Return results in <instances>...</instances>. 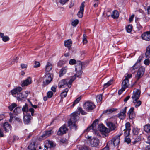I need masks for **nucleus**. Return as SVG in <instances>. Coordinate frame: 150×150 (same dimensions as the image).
<instances>
[{"instance_id": "44", "label": "nucleus", "mask_w": 150, "mask_h": 150, "mask_svg": "<svg viewBox=\"0 0 150 150\" xmlns=\"http://www.w3.org/2000/svg\"><path fill=\"white\" fill-rule=\"evenodd\" d=\"M78 110L80 112V113L83 115H86L87 113L86 112L83 110H82V108L81 107L79 108Z\"/></svg>"}, {"instance_id": "46", "label": "nucleus", "mask_w": 150, "mask_h": 150, "mask_svg": "<svg viewBox=\"0 0 150 150\" xmlns=\"http://www.w3.org/2000/svg\"><path fill=\"white\" fill-rule=\"evenodd\" d=\"M133 134L134 135H137L138 134L139 130L137 128H134L132 130Z\"/></svg>"}, {"instance_id": "39", "label": "nucleus", "mask_w": 150, "mask_h": 150, "mask_svg": "<svg viewBox=\"0 0 150 150\" xmlns=\"http://www.w3.org/2000/svg\"><path fill=\"white\" fill-rule=\"evenodd\" d=\"M136 64L137 63H135L130 69L132 73H134L135 70L137 68V67L136 66Z\"/></svg>"}, {"instance_id": "17", "label": "nucleus", "mask_w": 150, "mask_h": 150, "mask_svg": "<svg viewBox=\"0 0 150 150\" xmlns=\"http://www.w3.org/2000/svg\"><path fill=\"white\" fill-rule=\"evenodd\" d=\"M31 117L30 114H26L24 115L23 121L25 124H28L30 121Z\"/></svg>"}, {"instance_id": "60", "label": "nucleus", "mask_w": 150, "mask_h": 150, "mask_svg": "<svg viewBox=\"0 0 150 150\" xmlns=\"http://www.w3.org/2000/svg\"><path fill=\"white\" fill-rule=\"evenodd\" d=\"M74 2H73L72 1H70V3L69 4V7L70 8H71V7L73 6L74 5Z\"/></svg>"}, {"instance_id": "20", "label": "nucleus", "mask_w": 150, "mask_h": 150, "mask_svg": "<svg viewBox=\"0 0 150 150\" xmlns=\"http://www.w3.org/2000/svg\"><path fill=\"white\" fill-rule=\"evenodd\" d=\"M129 85L128 79H125L122 81V87L124 89L127 88Z\"/></svg>"}, {"instance_id": "58", "label": "nucleus", "mask_w": 150, "mask_h": 150, "mask_svg": "<svg viewBox=\"0 0 150 150\" xmlns=\"http://www.w3.org/2000/svg\"><path fill=\"white\" fill-rule=\"evenodd\" d=\"M144 63L146 65H148L149 64L150 61L149 59H146L144 61Z\"/></svg>"}, {"instance_id": "56", "label": "nucleus", "mask_w": 150, "mask_h": 150, "mask_svg": "<svg viewBox=\"0 0 150 150\" xmlns=\"http://www.w3.org/2000/svg\"><path fill=\"white\" fill-rule=\"evenodd\" d=\"M125 89H124L122 87L121 89H120L118 91V94L119 95H120L122 93V92L125 90Z\"/></svg>"}, {"instance_id": "42", "label": "nucleus", "mask_w": 150, "mask_h": 150, "mask_svg": "<svg viewBox=\"0 0 150 150\" xmlns=\"http://www.w3.org/2000/svg\"><path fill=\"white\" fill-rule=\"evenodd\" d=\"M113 111V110L111 109H109L107 110H106L104 111L103 112V114H108L110 113H111Z\"/></svg>"}, {"instance_id": "55", "label": "nucleus", "mask_w": 150, "mask_h": 150, "mask_svg": "<svg viewBox=\"0 0 150 150\" xmlns=\"http://www.w3.org/2000/svg\"><path fill=\"white\" fill-rule=\"evenodd\" d=\"M134 108L133 107L131 108L128 112V114H131L134 112Z\"/></svg>"}, {"instance_id": "26", "label": "nucleus", "mask_w": 150, "mask_h": 150, "mask_svg": "<svg viewBox=\"0 0 150 150\" xmlns=\"http://www.w3.org/2000/svg\"><path fill=\"white\" fill-rule=\"evenodd\" d=\"M119 16V13L116 10H114L112 13L111 15V17L114 19H116L118 18Z\"/></svg>"}, {"instance_id": "2", "label": "nucleus", "mask_w": 150, "mask_h": 150, "mask_svg": "<svg viewBox=\"0 0 150 150\" xmlns=\"http://www.w3.org/2000/svg\"><path fill=\"white\" fill-rule=\"evenodd\" d=\"M52 65L50 63L48 62L45 66V77L46 79L45 81H43V86L45 87L49 83L52 81L53 78V74L52 73H50L49 72L52 69Z\"/></svg>"}, {"instance_id": "37", "label": "nucleus", "mask_w": 150, "mask_h": 150, "mask_svg": "<svg viewBox=\"0 0 150 150\" xmlns=\"http://www.w3.org/2000/svg\"><path fill=\"white\" fill-rule=\"evenodd\" d=\"M79 21L78 19H75L71 23V25L72 26L75 27L78 24Z\"/></svg>"}, {"instance_id": "62", "label": "nucleus", "mask_w": 150, "mask_h": 150, "mask_svg": "<svg viewBox=\"0 0 150 150\" xmlns=\"http://www.w3.org/2000/svg\"><path fill=\"white\" fill-rule=\"evenodd\" d=\"M56 88L57 86H53L51 87V89L53 92H55L56 91Z\"/></svg>"}, {"instance_id": "19", "label": "nucleus", "mask_w": 150, "mask_h": 150, "mask_svg": "<svg viewBox=\"0 0 150 150\" xmlns=\"http://www.w3.org/2000/svg\"><path fill=\"white\" fill-rule=\"evenodd\" d=\"M3 127L5 131L6 132H9L11 129V126L7 122H5L4 123Z\"/></svg>"}, {"instance_id": "34", "label": "nucleus", "mask_w": 150, "mask_h": 150, "mask_svg": "<svg viewBox=\"0 0 150 150\" xmlns=\"http://www.w3.org/2000/svg\"><path fill=\"white\" fill-rule=\"evenodd\" d=\"M35 143L34 142L33 145L31 144L30 145L28 146V149L30 150H36L35 147Z\"/></svg>"}, {"instance_id": "45", "label": "nucleus", "mask_w": 150, "mask_h": 150, "mask_svg": "<svg viewBox=\"0 0 150 150\" xmlns=\"http://www.w3.org/2000/svg\"><path fill=\"white\" fill-rule=\"evenodd\" d=\"M76 60L74 59H71L69 62V63L70 65H74L76 63Z\"/></svg>"}, {"instance_id": "50", "label": "nucleus", "mask_w": 150, "mask_h": 150, "mask_svg": "<svg viewBox=\"0 0 150 150\" xmlns=\"http://www.w3.org/2000/svg\"><path fill=\"white\" fill-rule=\"evenodd\" d=\"M91 130H94V127L93 125H91V126L88 127L85 131L87 132H88Z\"/></svg>"}, {"instance_id": "1", "label": "nucleus", "mask_w": 150, "mask_h": 150, "mask_svg": "<svg viewBox=\"0 0 150 150\" xmlns=\"http://www.w3.org/2000/svg\"><path fill=\"white\" fill-rule=\"evenodd\" d=\"M76 73L73 76L69 77L61 80L59 83V88H61L64 85H67L70 88L72 85L73 82L76 79V77H79L82 74V71H76Z\"/></svg>"}, {"instance_id": "21", "label": "nucleus", "mask_w": 150, "mask_h": 150, "mask_svg": "<svg viewBox=\"0 0 150 150\" xmlns=\"http://www.w3.org/2000/svg\"><path fill=\"white\" fill-rule=\"evenodd\" d=\"M130 126V124L129 122H127L125 124V126L126 131L124 132L125 135H126L127 133H128V135H130V132L131 130Z\"/></svg>"}, {"instance_id": "5", "label": "nucleus", "mask_w": 150, "mask_h": 150, "mask_svg": "<svg viewBox=\"0 0 150 150\" xmlns=\"http://www.w3.org/2000/svg\"><path fill=\"white\" fill-rule=\"evenodd\" d=\"M145 71V68L144 67H140L135 75V78L137 81L138 80L144 75Z\"/></svg>"}, {"instance_id": "49", "label": "nucleus", "mask_w": 150, "mask_h": 150, "mask_svg": "<svg viewBox=\"0 0 150 150\" xmlns=\"http://www.w3.org/2000/svg\"><path fill=\"white\" fill-rule=\"evenodd\" d=\"M40 65V64L39 62L35 61L34 62V67L37 68L39 67Z\"/></svg>"}, {"instance_id": "41", "label": "nucleus", "mask_w": 150, "mask_h": 150, "mask_svg": "<svg viewBox=\"0 0 150 150\" xmlns=\"http://www.w3.org/2000/svg\"><path fill=\"white\" fill-rule=\"evenodd\" d=\"M81 99V98L79 97L74 102L72 106H74L76 104L78 103Z\"/></svg>"}, {"instance_id": "64", "label": "nucleus", "mask_w": 150, "mask_h": 150, "mask_svg": "<svg viewBox=\"0 0 150 150\" xmlns=\"http://www.w3.org/2000/svg\"><path fill=\"white\" fill-rule=\"evenodd\" d=\"M80 150H90V149L86 146H84L81 148Z\"/></svg>"}, {"instance_id": "36", "label": "nucleus", "mask_w": 150, "mask_h": 150, "mask_svg": "<svg viewBox=\"0 0 150 150\" xmlns=\"http://www.w3.org/2000/svg\"><path fill=\"white\" fill-rule=\"evenodd\" d=\"M102 96L101 94L98 95L96 97V100L97 102H100L102 99Z\"/></svg>"}, {"instance_id": "13", "label": "nucleus", "mask_w": 150, "mask_h": 150, "mask_svg": "<svg viewBox=\"0 0 150 150\" xmlns=\"http://www.w3.org/2000/svg\"><path fill=\"white\" fill-rule=\"evenodd\" d=\"M142 38L145 40H150V31H147L144 32L141 35Z\"/></svg>"}, {"instance_id": "7", "label": "nucleus", "mask_w": 150, "mask_h": 150, "mask_svg": "<svg viewBox=\"0 0 150 150\" xmlns=\"http://www.w3.org/2000/svg\"><path fill=\"white\" fill-rule=\"evenodd\" d=\"M140 93V91L139 90L136 89L134 91L132 98L133 99V102L134 103H136V101L139 98Z\"/></svg>"}, {"instance_id": "16", "label": "nucleus", "mask_w": 150, "mask_h": 150, "mask_svg": "<svg viewBox=\"0 0 150 150\" xmlns=\"http://www.w3.org/2000/svg\"><path fill=\"white\" fill-rule=\"evenodd\" d=\"M53 133V131L51 129L50 130L46 131L40 137H42V139H43L51 135Z\"/></svg>"}, {"instance_id": "8", "label": "nucleus", "mask_w": 150, "mask_h": 150, "mask_svg": "<svg viewBox=\"0 0 150 150\" xmlns=\"http://www.w3.org/2000/svg\"><path fill=\"white\" fill-rule=\"evenodd\" d=\"M30 92L28 91H26L20 93L18 94L17 97V99L18 101H22L24 98H26Z\"/></svg>"}, {"instance_id": "52", "label": "nucleus", "mask_w": 150, "mask_h": 150, "mask_svg": "<svg viewBox=\"0 0 150 150\" xmlns=\"http://www.w3.org/2000/svg\"><path fill=\"white\" fill-rule=\"evenodd\" d=\"M2 39L3 41L6 42L9 40V38L8 36H4L2 38Z\"/></svg>"}, {"instance_id": "31", "label": "nucleus", "mask_w": 150, "mask_h": 150, "mask_svg": "<svg viewBox=\"0 0 150 150\" xmlns=\"http://www.w3.org/2000/svg\"><path fill=\"white\" fill-rule=\"evenodd\" d=\"M113 83V80L112 79L110 80L107 83L104 84L103 88H106L112 84Z\"/></svg>"}, {"instance_id": "15", "label": "nucleus", "mask_w": 150, "mask_h": 150, "mask_svg": "<svg viewBox=\"0 0 150 150\" xmlns=\"http://www.w3.org/2000/svg\"><path fill=\"white\" fill-rule=\"evenodd\" d=\"M22 88L21 87H18L11 91V93L14 96L16 94L17 95L20 93V91L22 90Z\"/></svg>"}, {"instance_id": "6", "label": "nucleus", "mask_w": 150, "mask_h": 150, "mask_svg": "<svg viewBox=\"0 0 150 150\" xmlns=\"http://www.w3.org/2000/svg\"><path fill=\"white\" fill-rule=\"evenodd\" d=\"M92 138L91 137L88 136V139L89 140L91 146L93 147L96 146H98L99 143L98 139L96 138Z\"/></svg>"}, {"instance_id": "54", "label": "nucleus", "mask_w": 150, "mask_h": 150, "mask_svg": "<svg viewBox=\"0 0 150 150\" xmlns=\"http://www.w3.org/2000/svg\"><path fill=\"white\" fill-rule=\"evenodd\" d=\"M28 112H30L31 113V115L32 116H33V113L34 112V110L33 108H30L29 110H28Z\"/></svg>"}, {"instance_id": "40", "label": "nucleus", "mask_w": 150, "mask_h": 150, "mask_svg": "<svg viewBox=\"0 0 150 150\" xmlns=\"http://www.w3.org/2000/svg\"><path fill=\"white\" fill-rule=\"evenodd\" d=\"M83 42L84 44H86L87 42V40L86 39V36L85 34L83 35Z\"/></svg>"}, {"instance_id": "48", "label": "nucleus", "mask_w": 150, "mask_h": 150, "mask_svg": "<svg viewBox=\"0 0 150 150\" xmlns=\"http://www.w3.org/2000/svg\"><path fill=\"white\" fill-rule=\"evenodd\" d=\"M53 95V92L51 91H49L47 93V96L49 98H51L52 97Z\"/></svg>"}, {"instance_id": "24", "label": "nucleus", "mask_w": 150, "mask_h": 150, "mask_svg": "<svg viewBox=\"0 0 150 150\" xmlns=\"http://www.w3.org/2000/svg\"><path fill=\"white\" fill-rule=\"evenodd\" d=\"M46 144L50 148L54 147L56 145L53 141L50 140H47L46 141Z\"/></svg>"}, {"instance_id": "22", "label": "nucleus", "mask_w": 150, "mask_h": 150, "mask_svg": "<svg viewBox=\"0 0 150 150\" xmlns=\"http://www.w3.org/2000/svg\"><path fill=\"white\" fill-rule=\"evenodd\" d=\"M82 65L81 62L80 61H79L76 63L75 66V71H82Z\"/></svg>"}, {"instance_id": "63", "label": "nucleus", "mask_w": 150, "mask_h": 150, "mask_svg": "<svg viewBox=\"0 0 150 150\" xmlns=\"http://www.w3.org/2000/svg\"><path fill=\"white\" fill-rule=\"evenodd\" d=\"M63 61H60L58 63L57 65L58 66L61 67L63 65Z\"/></svg>"}, {"instance_id": "23", "label": "nucleus", "mask_w": 150, "mask_h": 150, "mask_svg": "<svg viewBox=\"0 0 150 150\" xmlns=\"http://www.w3.org/2000/svg\"><path fill=\"white\" fill-rule=\"evenodd\" d=\"M67 69L68 68L66 66L62 68L59 71V76L61 77L65 74L67 71Z\"/></svg>"}, {"instance_id": "10", "label": "nucleus", "mask_w": 150, "mask_h": 150, "mask_svg": "<svg viewBox=\"0 0 150 150\" xmlns=\"http://www.w3.org/2000/svg\"><path fill=\"white\" fill-rule=\"evenodd\" d=\"M99 130L102 132V134L106 137L108 135V133L110 132V130L108 129L105 127L103 125H101L99 126Z\"/></svg>"}, {"instance_id": "29", "label": "nucleus", "mask_w": 150, "mask_h": 150, "mask_svg": "<svg viewBox=\"0 0 150 150\" xmlns=\"http://www.w3.org/2000/svg\"><path fill=\"white\" fill-rule=\"evenodd\" d=\"M21 110L23 111L24 115L25 114V113H26V114H27V112H28V105L26 104H25V105L23 106L22 108H21Z\"/></svg>"}, {"instance_id": "35", "label": "nucleus", "mask_w": 150, "mask_h": 150, "mask_svg": "<svg viewBox=\"0 0 150 150\" xmlns=\"http://www.w3.org/2000/svg\"><path fill=\"white\" fill-rule=\"evenodd\" d=\"M132 25H129L126 27L127 31L128 33H130L132 30Z\"/></svg>"}, {"instance_id": "47", "label": "nucleus", "mask_w": 150, "mask_h": 150, "mask_svg": "<svg viewBox=\"0 0 150 150\" xmlns=\"http://www.w3.org/2000/svg\"><path fill=\"white\" fill-rule=\"evenodd\" d=\"M128 115H129V118L130 119H133L135 117V114L134 112Z\"/></svg>"}, {"instance_id": "32", "label": "nucleus", "mask_w": 150, "mask_h": 150, "mask_svg": "<svg viewBox=\"0 0 150 150\" xmlns=\"http://www.w3.org/2000/svg\"><path fill=\"white\" fill-rule=\"evenodd\" d=\"M126 134L127 135L125 137V141L128 144L131 142V140L129 137V135H128V133H127Z\"/></svg>"}, {"instance_id": "30", "label": "nucleus", "mask_w": 150, "mask_h": 150, "mask_svg": "<svg viewBox=\"0 0 150 150\" xmlns=\"http://www.w3.org/2000/svg\"><path fill=\"white\" fill-rule=\"evenodd\" d=\"M69 91V89L67 88H65L64 91L61 93V96L62 98L65 97L67 95V92Z\"/></svg>"}, {"instance_id": "51", "label": "nucleus", "mask_w": 150, "mask_h": 150, "mask_svg": "<svg viewBox=\"0 0 150 150\" xmlns=\"http://www.w3.org/2000/svg\"><path fill=\"white\" fill-rule=\"evenodd\" d=\"M117 117L116 116H114L111 117L110 119V120L113 122H116L117 119Z\"/></svg>"}, {"instance_id": "4", "label": "nucleus", "mask_w": 150, "mask_h": 150, "mask_svg": "<svg viewBox=\"0 0 150 150\" xmlns=\"http://www.w3.org/2000/svg\"><path fill=\"white\" fill-rule=\"evenodd\" d=\"M120 140V139L119 136H115L108 143L107 146H108V144L110 145V144L111 145H113L114 146H116L119 145Z\"/></svg>"}, {"instance_id": "27", "label": "nucleus", "mask_w": 150, "mask_h": 150, "mask_svg": "<svg viewBox=\"0 0 150 150\" xmlns=\"http://www.w3.org/2000/svg\"><path fill=\"white\" fill-rule=\"evenodd\" d=\"M145 55L146 58H150V45L147 47Z\"/></svg>"}, {"instance_id": "61", "label": "nucleus", "mask_w": 150, "mask_h": 150, "mask_svg": "<svg viewBox=\"0 0 150 150\" xmlns=\"http://www.w3.org/2000/svg\"><path fill=\"white\" fill-rule=\"evenodd\" d=\"M21 66L22 69L26 68L27 66V64H21Z\"/></svg>"}, {"instance_id": "11", "label": "nucleus", "mask_w": 150, "mask_h": 150, "mask_svg": "<svg viewBox=\"0 0 150 150\" xmlns=\"http://www.w3.org/2000/svg\"><path fill=\"white\" fill-rule=\"evenodd\" d=\"M67 130L68 129L67 128L66 125L64 124L60 127L57 134L58 135H61L65 134Z\"/></svg>"}, {"instance_id": "33", "label": "nucleus", "mask_w": 150, "mask_h": 150, "mask_svg": "<svg viewBox=\"0 0 150 150\" xmlns=\"http://www.w3.org/2000/svg\"><path fill=\"white\" fill-rule=\"evenodd\" d=\"M144 130L146 132L148 133L150 132V125L147 124L144 127Z\"/></svg>"}, {"instance_id": "57", "label": "nucleus", "mask_w": 150, "mask_h": 150, "mask_svg": "<svg viewBox=\"0 0 150 150\" xmlns=\"http://www.w3.org/2000/svg\"><path fill=\"white\" fill-rule=\"evenodd\" d=\"M85 2H83L81 4V6L80 7V10L82 11H84V4Z\"/></svg>"}, {"instance_id": "14", "label": "nucleus", "mask_w": 150, "mask_h": 150, "mask_svg": "<svg viewBox=\"0 0 150 150\" xmlns=\"http://www.w3.org/2000/svg\"><path fill=\"white\" fill-rule=\"evenodd\" d=\"M32 79L30 77H28L27 79L24 80L22 83L21 86L23 87L27 86L32 83Z\"/></svg>"}, {"instance_id": "59", "label": "nucleus", "mask_w": 150, "mask_h": 150, "mask_svg": "<svg viewBox=\"0 0 150 150\" xmlns=\"http://www.w3.org/2000/svg\"><path fill=\"white\" fill-rule=\"evenodd\" d=\"M69 0H60V2L62 4H65Z\"/></svg>"}, {"instance_id": "25", "label": "nucleus", "mask_w": 150, "mask_h": 150, "mask_svg": "<svg viewBox=\"0 0 150 150\" xmlns=\"http://www.w3.org/2000/svg\"><path fill=\"white\" fill-rule=\"evenodd\" d=\"M72 44V42L71 39H69L67 41L64 42L65 46L68 47L69 50L71 48Z\"/></svg>"}, {"instance_id": "12", "label": "nucleus", "mask_w": 150, "mask_h": 150, "mask_svg": "<svg viewBox=\"0 0 150 150\" xmlns=\"http://www.w3.org/2000/svg\"><path fill=\"white\" fill-rule=\"evenodd\" d=\"M127 108V107H125L124 108L122 109L120 111V112L118 114V117L120 119H123L125 118Z\"/></svg>"}, {"instance_id": "9", "label": "nucleus", "mask_w": 150, "mask_h": 150, "mask_svg": "<svg viewBox=\"0 0 150 150\" xmlns=\"http://www.w3.org/2000/svg\"><path fill=\"white\" fill-rule=\"evenodd\" d=\"M84 107L86 110H91L94 109L95 106L93 103L88 101L85 103Z\"/></svg>"}, {"instance_id": "28", "label": "nucleus", "mask_w": 150, "mask_h": 150, "mask_svg": "<svg viewBox=\"0 0 150 150\" xmlns=\"http://www.w3.org/2000/svg\"><path fill=\"white\" fill-rule=\"evenodd\" d=\"M21 111V107H17L13 111V113L15 115H17L20 113Z\"/></svg>"}, {"instance_id": "18", "label": "nucleus", "mask_w": 150, "mask_h": 150, "mask_svg": "<svg viewBox=\"0 0 150 150\" xmlns=\"http://www.w3.org/2000/svg\"><path fill=\"white\" fill-rule=\"evenodd\" d=\"M107 125L110 130H114L117 128L116 125L111 122H109L107 123Z\"/></svg>"}, {"instance_id": "3", "label": "nucleus", "mask_w": 150, "mask_h": 150, "mask_svg": "<svg viewBox=\"0 0 150 150\" xmlns=\"http://www.w3.org/2000/svg\"><path fill=\"white\" fill-rule=\"evenodd\" d=\"M79 114L77 112H75L71 114V118L68 121V126L70 127L71 129L76 130L77 129L78 126L75 122L79 118Z\"/></svg>"}, {"instance_id": "43", "label": "nucleus", "mask_w": 150, "mask_h": 150, "mask_svg": "<svg viewBox=\"0 0 150 150\" xmlns=\"http://www.w3.org/2000/svg\"><path fill=\"white\" fill-rule=\"evenodd\" d=\"M84 11H81L80 9V11L78 12L77 15L78 17L79 18H81L83 16V12Z\"/></svg>"}, {"instance_id": "38", "label": "nucleus", "mask_w": 150, "mask_h": 150, "mask_svg": "<svg viewBox=\"0 0 150 150\" xmlns=\"http://www.w3.org/2000/svg\"><path fill=\"white\" fill-rule=\"evenodd\" d=\"M17 106L16 104L15 103H13L11 104V105L8 106V108L9 110L11 111H12L13 108Z\"/></svg>"}, {"instance_id": "53", "label": "nucleus", "mask_w": 150, "mask_h": 150, "mask_svg": "<svg viewBox=\"0 0 150 150\" xmlns=\"http://www.w3.org/2000/svg\"><path fill=\"white\" fill-rule=\"evenodd\" d=\"M136 103V104L135 105V106L136 107H137L139 106L141 104V102L140 101H136V103Z\"/></svg>"}]
</instances>
